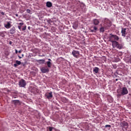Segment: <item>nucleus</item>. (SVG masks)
<instances>
[{
    "mask_svg": "<svg viewBox=\"0 0 131 131\" xmlns=\"http://www.w3.org/2000/svg\"><path fill=\"white\" fill-rule=\"evenodd\" d=\"M118 96H124V95H127L128 94V91L125 87H123L121 89L120 91H117Z\"/></svg>",
    "mask_w": 131,
    "mask_h": 131,
    "instance_id": "nucleus-1",
    "label": "nucleus"
},
{
    "mask_svg": "<svg viewBox=\"0 0 131 131\" xmlns=\"http://www.w3.org/2000/svg\"><path fill=\"white\" fill-rule=\"evenodd\" d=\"M109 39H110V41H118V40H119V37H118L116 35H113L112 34H110Z\"/></svg>",
    "mask_w": 131,
    "mask_h": 131,
    "instance_id": "nucleus-2",
    "label": "nucleus"
},
{
    "mask_svg": "<svg viewBox=\"0 0 131 131\" xmlns=\"http://www.w3.org/2000/svg\"><path fill=\"white\" fill-rule=\"evenodd\" d=\"M72 55H73V57L76 58V59H78V58H79V55H80V53L79 51L77 50H73L72 52Z\"/></svg>",
    "mask_w": 131,
    "mask_h": 131,
    "instance_id": "nucleus-3",
    "label": "nucleus"
},
{
    "mask_svg": "<svg viewBox=\"0 0 131 131\" xmlns=\"http://www.w3.org/2000/svg\"><path fill=\"white\" fill-rule=\"evenodd\" d=\"M112 24H111V21L108 19H106L104 21V27H105V29H108L109 27H111L112 26Z\"/></svg>",
    "mask_w": 131,
    "mask_h": 131,
    "instance_id": "nucleus-4",
    "label": "nucleus"
},
{
    "mask_svg": "<svg viewBox=\"0 0 131 131\" xmlns=\"http://www.w3.org/2000/svg\"><path fill=\"white\" fill-rule=\"evenodd\" d=\"M19 85L20 88H24L26 86V81L25 80L21 79L19 82Z\"/></svg>",
    "mask_w": 131,
    "mask_h": 131,
    "instance_id": "nucleus-5",
    "label": "nucleus"
},
{
    "mask_svg": "<svg viewBox=\"0 0 131 131\" xmlns=\"http://www.w3.org/2000/svg\"><path fill=\"white\" fill-rule=\"evenodd\" d=\"M46 97L48 99V100H50V99H52L53 98V92H47L45 94Z\"/></svg>",
    "mask_w": 131,
    "mask_h": 131,
    "instance_id": "nucleus-6",
    "label": "nucleus"
},
{
    "mask_svg": "<svg viewBox=\"0 0 131 131\" xmlns=\"http://www.w3.org/2000/svg\"><path fill=\"white\" fill-rule=\"evenodd\" d=\"M42 73H48L50 71V70L48 68L42 67L40 69Z\"/></svg>",
    "mask_w": 131,
    "mask_h": 131,
    "instance_id": "nucleus-7",
    "label": "nucleus"
},
{
    "mask_svg": "<svg viewBox=\"0 0 131 131\" xmlns=\"http://www.w3.org/2000/svg\"><path fill=\"white\" fill-rule=\"evenodd\" d=\"M112 43L113 48H117V46L118 45V42L117 41H111Z\"/></svg>",
    "mask_w": 131,
    "mask_h": 131,
    "instance_id": "nucleus-8",
    "label": "nucleus"
},
{
    "mask_svg": "<svg viewBox=\"0 0 131 131\" xmlns=\"http://www.w3.org/2000/svg\"><path fill=\"white\" fill-rule=\"evenodd\" d=\"M16 32V28L15 27H13L10 30V34H14Z\"/></svg>",
    "mask_w": 131,
    "mask_h": 131,
    "instance_id": "nucleus-9",
    "label": "nucleus"
},
{
    "mask_svg": "<svg viewBox=\"0 0 131 131\" xmlns=\"http://www.w3.org/2000/svg\"><path fill=\"white\" fill-rule=\"evenodd\" d=\"M125 30H126V29H123V28H122V30H121L122 36H124V37H125V35H126V33H125L126 31Z\"/></svg>",
    "mask_w": 131,
    "mask_h": 131,
    "instance_id": "nucleus-10",
    "label": "nucleus"
},
{
    "mask_svg": "<svg viewBox=\"0 0 131 131\" xmlns=\"http://www.w3.org/2000/svg\"><path fill=\"white\" fill-rule=\"evenodd\" d=\"M5 28L7 29H9V28H11V23L10 22H7V25H5Z\"/></svg>",
    "mask_w": 131,
    "mask_h": 131,
    "instance_id": "nucleus-11",
    "label": "nucleus"
},
{
    "mask_svg": "<svg viewBox=\"0 0 131 131\" xmlns=\"http://www.w3.org/2000/svg\"><path fill=\"white\" fill-rule=\"evenodd\" d=\"M46 6L48 8H51V7L53 6V4L50 2H47L46 3Z\"/></svg>",
    "mask_w": 131,
    "mask_h": 131,
    "instance_id": "nucleus-12",
    "label": "nucleus"
},
{
    "mask_svg": "<svg viewBox=\"0 0 131 131\" xmlns=\"http://www.w3.org/2000/svg\"><path fill=\"white\" fill-rule=\"evenodd\" d=\"M93 23L95 25H99L100 21H99V20L95 19L93 20Z\"/></svg>",
    "mask_w": 131,
    "mask_h": 131,
    "instance_id": "nucleus-13",
    "label": "nucleus"
},
{
    "mask_svg": "<svg viewBox=\"0 0 131 131\" xmlns=\"http://www.w3.org/2000/svg\"><path fill=\"white\" fill-rule=\"evenodd\" d=\"M123 48V45L122 44H119L118 43V45L117 46V48L119 49V50H121Z\"/></svg>",
    "mask_w": 131,
    "mask_h": 131,
    "instance_id": "nucleus-14",
    "label": "nucleus"
},
{
    "mask_svg": "<svg viewBox=\"0 0 131 131\" xmlns=\"http://www.w3.org/2000/svg\"><path fill=\"white\" fill-rule=\"evenodd\" d=\"M78 27V25L77 24V23H74L73 25V28H74V29H77Z\"/></svg>",
    "mask_w": 131,
    "mask_h": 131,
    "instance_id": "nucleus-15",
    "label": "nucleus"
},
{
    "mask_svg": "<svg viewBox=\"0 0 131 131\" xmlns=\"http://www.w3.org/2000/svg\"><path fill=\"white\" fill-rule=\"evenodd\" d=\"M93 72H95L96 74L98 73L99 72V68L98 67L94 68L93 70Z\"/></svg>",
    "mask_w": 131,
    "mask_h": 131,
    "instance_id": "nucleus-16",
    "label": "nucleus"
},
{
    "mask_svg": "<svg viewBox=\"0 0 131 131\" xmlns=\"http://www.w3.org/2000/svg\"><path fill=\"white\" fill-rule=\"evenodd\" d=\"M47 64L48 67H49V68H51V67H52V62H51V61H47Z\"/></svg>",
    "mask_w": 131,
    "mask_h": 131,
    "instance_id": "nucleus-17",
    "label": "nucleus"
},
{
    "mask_svg": "<svg viewBox=\"0 0 131 131\" xmlns=\"http://www.w3.org/2000/svg\"><path fill=\"white\" fill-rule=\"evenodd\" d=\"M91 28L92 29H93V30L96 31H97V30H98V28H97V27H96V26H92L91 27Z\"/></svg>",
    "mask_w": 131,
    "mask_h": 131,
    "instance_id": "nucleus-18",
    "label": "nucleus"
},
{
    "mask_svg": "<svg viewBox=\"0 0 131 131\" xmlns=\"http://www.w3.org/2000/svg\"><path fill=\"white\" fill-rule=\"evenodd\" d=\"M105 27H104H104L100 28V32H104L105 31Z\"/></svg>",
    "mask_w": 131,
    "mask_h": 131,
    "instance_id": "nucleus-19",
    "label": "nucleus"
},
{
    "mask_svg": "<svg viewBox=\"0 0 131 131\" xmlns=\"http://www.w3.org/2000/svg\"><path fill=\"white\" fill-rule=\"evenodd\" d=\"M15 62L17 65H21V61L19 60H16Z\"/></svg>",
    "mask_w": 131,
    "mask_h": 131,
    "instance_id": "nucleus-20",
    "label": "nucleus"
},
{
    "mask_svg": "<svg viewBox=\"0 0 131 131\" xmlns=\"http://www.w3.org/2000/svg\"><path fill=\"white\" fill-rule=\"evenodd\" d=\"M27 26H25L23 28H22V31H25V30H26Z\"/></svg>",
    "mask_w": 131,
    "mask_h": 131,
    "instance_id": "nucleus-21",
    "label": "nucleus"
},
{
    "mask_svg": "<svg viewBox=\"0 0 131 131\" xmlns=\"http://www.w3.org/2000/svg\"><path fill=\"white\" fill-rule=\"evenodd\" d=\"M90 32H96V30L92 29L91 28H90Z\"/></svg>",
    "mask_w": 131,
    "mask_h": 131,
    "instance_id": "nucleus-22",
    "label": "nucleus"
},
{
    "mask_svg": "<svg viewBox=\"0 0 131 131\" xmlns=\"http://www.w3.org/2000/svg\"><path fill=\"white\" fill-rule=\"evenodd\" d=\"M13 102H14L15 104H16L17 103H19V100H13Z\"/></svg>",
    "mask_w": 131,
    "mask_h": 131,
    "instance_id": "nucleus-23",
    "label": "nucleus"
},
{
    "mask_svg": "<svg viewBox=\"0 0 131 131\" xmlns=\"http://www.w3.org/2000/svg\"><path fill=\"white\" fill-rule=\"evenodd\" d=\"M39 61H40V62H42V63H45V59H40Z\"/></svg>",
    "mask_w": 131,
    "mask_h": 131,
    "instance_id": "nucleus-24",
    "label": "nucleus"
},
{
    "mask_svg": "<svg viewBox=\"0 0 131 131\" xmlns=\"http://www.w3.org/2000/svg\"><path fill=\"white\" fill-rule=\"evenodd\" d=\"M47 22H48V23H49V24H51V19H48L47 20Z\"/></svg>",
    "mask_w": 131,
    "mask_h": 131,
    "instance_id": "nucleus-25",
    "label": "nucleus"
},
{
    "mask_svg": "<svg viewBox=\"0 0 131 131\" xmlns=\"http://www.w3.org/2000/svg\"><path fill=\"white\" fill-rule=\"evenodd\" d=\"M105 127H111V125H105Z\"/></svg>",
    "mask_w": 131,
    "mask_h": 131,
    "instance_id": "nucleus-26",
    "label": "nucleus"
},
{
    "mask_svg": "<svg viewBox=\"0 0 131 131\" xmlns=\"http://www.w3.org/2000/svg\"><path fill=\"white\" fill-rule=\"evenodd\" d=\"M49 131H52V130H53V127H49Z\"/></svg>",
    "mask_w": 131,
    "mask_h": 131,
    "instance_id": "nucleus-27",
    "label": "nucleus"
},
{
    "mask_svg": "<svg viewBox=\"0 0 131 131\" xmlns=\"http://www.w3.org/2000/svg\"><path fill=\"white\" fill-rule=\"evenodd\" d=\"M30 12H31L30 10L27 9V13H28L29 14V13H30Z\"/></svg>",
    "mask_w": 131,
    "mask_h": 131,
    "instance_id": "nucleus-28",
    "label": "nucleus"
},
{
    "mask_svg": "<svg viewBox=\"0 0 131 131\" xmlns=\"http://www.w3.org/2000/svg\"><path fill=\"white\" fill-rule=\"evenodd\" d=\"M19 24L20 26H23V25H24V23H20Z\"/></svg>",
    "mask_w": 131,
    "mask_h": 131,
    "instance_id": "nucleus-29",
    "label": "nucleus"
},
{
    "mask_svg": "<svg viewBox=\"0 0 131 131\" xmlns=\"http://www.w3.org/2000/svg\"><path fill=\"white\" fill-rule=\"evenodd\" d=\"M1 36H2V37H5V34L2 33L1 34Z\"/></svg>",
    "mask_w": 131,
    "mask_h": 131,
    "instance_id": "nucleus-30",
    "label": "nucleus"
},
{
    "mask_svg": "<svg viewBox=\"0 0 131 131\" xmlns=\"http://www.w3.org/2000/svg\"><path fill=\"white\" fill-rule=\"evenodd\" d=\"M14 67H17V66H18V64L17 63H14Z\"/></svg>",
    "mask_w": 131,
    "mask_h": 131,
    "instance_id": "nucleus-31",
    "label": "nucleus"
},
{
    "mask_svg": "<svg viewBox=\"0 0 131 131\" xmlns=\"http://www.w3.org/2000/svg\"><path fill=\"white\" fill-rule=\"evenodd\" d=\"M18 29H19V30H21V26H18Z\"/></svg>",
    "mask_w": 131,
    "mask_h": 131,
    "instance_id": "nucleus-32",
    "label": "nucleus"
},
{
    "mask_svg": "<svg viewBox=\"0 0 131 131\" xmlns=\"http://www.w3.org/2000/svg\"><path fill=\"white\" fill-rule=\"evenodd\" d=\"M49 61L48 62H52V59L49 58L48 59Z\"/></svg>",
    "mask_w": 131,
    "mask_h": 131,
    "instance_id": "nucleus-33",
    "label": "nucleus"
},
{
    "mask_svg": "<svg viewBox=\"0 0 131 131\" xmlns=\"http://www.w3.org/2000/svg\"><path fill=\"white\" fill-rule=\"evenodd\" d=\"M124 125H125L126 126H127V125H128V124H127V123H125Z\"/></svg>",
    "mask_w": 131,
    "mask_h": 131,
    "instance_id": "nucleus-34",
    "label": "nucleus"
},
{
    "mask_svg": "<svg viewBox=\"0 0 131 131\" xmlns=\"http://www.w3.org/2000/svg\"><path fill=\"white\" fill-rule=\"evenodd\" d=\"M28 29H29V30H30V29H31V27H28Z\"/></svg>",
    "mask_w": 131,
    "mask_h": 131,
    "instance_id": "nucleus-35",
    "label": "nucleus"
},
{
    "mask_svg": "<svg viewBox=\"0 0 131 131\" xmlns=\"http://www.w3.org/2000/svg\"><path fill=\"white\" fill-rule=\"evenodd\" d=\"M15 53H16V54L18 53V50H17L16 49H15Z\"/></svg>",
    "mask_w": 131,
    "mask_h": 131,
    "instance_id": "nucleus-36",
    "label": "nucleus"
},
{
    "mask_svg": "<svg viewBox=\"0 0 131 131\" xmlns=\"http://www.w3.org/2000/svg\"><path fill=\"white\" fill-rule=\"evenodd\" d=\"M21 52L22 51L21 50L18 51V53H19V54L21 53Z\"/></svg>",
    "mask_w": 131,
    "mask_h": 131,
    "instance_id": "nucleus-37",
    "label": "nucleus"
},
{
    "mask_svg": "<svg viewBox=\"0 0 131 131\" xmlns=\"http://www.w3.org/2000/svg\"><path fill=\"white\" fill-rule=\"evenodd\" d=\"M9 44H10V45H12V41H10V42H9Z\"/></svg>",
    "mask_w": 131,
    "mask_h": 131,
    "instance_id": "nucleus-38",
    "label": "nucleus"
},
{
    "mask_svg": "<svg viewBox=\"0 0 131 131\" xmlns=\"http://www.w3.org/2000/svg\"><path fill=\"white\" fill-rule=\"evenodd\" d=\"M18 57L19 58V59H21L22 57H20V56H18Z\"/></svg>",
    "mask_w": 131,
    "mask_h": 131,
    "instance_id": "nucleus-39",
    "label": "nucleus"
},
{
    "mask_svg": "<svg viewBox=\"0 0 131 131\" xmlns=\"http://www.w3.org/2000/svg\"><path fill=\"white\" fill-rule=\"evenodd\" d=\"M2 15H5V13L4 12H2Z\"/></svg>",
    "mask_w": 131,
    "mask_h": 131,
    "instance_id": "nucleus-40",
    "label": "nucleus"
},
{
    "mask_svg": "<svg viewBox=\"0 0 131 131\" xmlns=\"http://www.w3.org/2000/svg\"><path fill=\"white\" fill-rule=\"evenodd\" d=\"M15 16H16V17H18V14H15Z\"/></svg>",
    "mask_w": 131,
    "mask_h": 131,
    "instance_id": "nucleus-41",
    "label": "nucleus"
},
{
    "mask_svg": "<svg viewBox=\"0 0 131 131\" xmlns=\"http://www.w3.org/2000/svg\"><path fill=\"white\" fill-rule=\"evenodd\" d=\"M113 100L112 99V100H111V101H110V102L111 103V102H113Z\"/></svg>",
    "mask_w": 131,
    "mask_h": 131,
    "instance_id": "nucleus-42",
    "label": "nucleus"
},
{
    "mask_svg": "<svg viewBox=\"0 0 131 131\" xmlns=\"http://www.w3.org/2000/svg\"><path fill=\"white\" fill-rule=\"evenodd\" d=\"M23 57H24V54H22V58H23Z\"/></svg>",
    "mask_w": 131,
    "mask_h": 131,
    "instance_id": "nucleus-43",
    "label": "nucleus"
},
{
    "mask_svg": "<svg viewBox=\"0 0 131 131\" xmlns=\"http://www.w3.org/2000/svg\"><path fill=\"white\" fill-rule=\"evenodd\" d=\"M19 21H20V22H22V20L21 19L19 20Z\"/></svg>",
    "mask_w": 131,
    "mask_h": 131,
    "instance_id": "nucleus-44",
    "label": "nucleus"
},
{
    "mask_svg": "<svg viewBox=\"0 0 131 131\" xmlns=\"http://www.w3.org/2000/svg\"><path fill=\"white\" fill-rule=\"evenodd\" d=\"M118 80V79H116V81H117Z\"/></svg>",
    "mask_w": 131,
    "mask_h": 131,
    "instance_id": "nucleus-45",
    "label": "nucleus"
}]
</instances>
